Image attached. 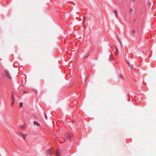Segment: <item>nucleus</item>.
Instances as JSON below:
<instances>
[{"label":"nucleus","mask_w":156,"mask_h":156,"mask_svg":"<svg viewBox=\"0 0 156 156\" xmlns=\"http://www.w3.org/2000/svg\"><path fill=\"white\" fill-rule=\"evenodd\" d=\"M55 154L56 156H59L61 154V152L59 149H58L55 151L53 149H48L47 151V155H51L52 154Z\"/></svg>","instance_id":"1"},{"label":"nucleus","mask_w":156,"mask_h":156,"mask_svg":"<svg viewBox=\"0 0 156 156\" xmlns=\"http://www.w3.org/2000/svg\"><path fill=\"white\" fill-rule=\"evenodd\" d=\"M133 2H135L136 0H132Z\"/></svg>","instance_id":"20"},{"label":"nucleus","mask_w":156,"mask_h":156,"mask_svg":"<svg viewBox=\"0 0 156 156\" xmlns=\"http://www.w3.org/2000/svg\"><path fill=\"white\" fill-rule=\"evenodd\" d=\"M13 65L15 67H17L19 65V64L17 62H15L14 63Z\"/></svg>","instance_id":"6"},{"label":"nucleus","mask_w":156,"mask_h":156,"mask_svg":"<svg viewBox=\"0 0 156 156\" xmlns=\"http://www.w3.org/2000/svg\"><path fill=\"white\" fill-rule=\"evenodd\" d=\"M23 105V103L22 102H20V107H22Z\"/></svg>","instance_id":"12"},{"label":"nucleus","mask_w":156,"mask_h":156,"mask_svg":"<svg viewBox=\"0 0 156 156\" xmlns=\"http://www.w3.org/2000/svg\"><path fill=\"white\" fill-rule=\"evenodd\" d=\"M45 118L46 119H47V115H46V113H45Z\"/></svg>","instance_id":"15"},{"label":"nucleus","mask_w":156,"mask_h":156,"mask_svg":"<svg viewBox=\"0 0 156 156\" xmlns=\"http://www.w3.org/2000/svg\"><path fill=\"white\" fill-rule=\"evenodd\" d=\"M12 100V102L11 104H12V105H14V103L15 100Z\"/></svg>","instance_id":"14"},{"label":"nucleus","mask_w":156,"mask_h":156,"mask_svg":"<svg viewBox=\"0 0 156 156\" xmlns=\"http://www.w3.org/2000/svg\"><path fill=\"white\" fill-rule=\"evenodd\" d=\"M20 128L22 129H24V126H22L20 127Z\"/></svg>","instance_id":"18"},{"label":"nucleus","mask_w":156,"mask_h":156,"mask_svg":"<svg viewBox=\"0 0 156 156\" xmlns=\"http://www.w3.org/2000/svg\"><path fill=\"white\" fill-rule=\"evenodd\" d=\"M89 55L88 54L84 58V59H86Z\"/></svg>","instance_id":"13"},{"label":"nucleus","mask_w":156,"mask_h":156,"mask_svg":"<svg viewBox=\"0 0 156 156\" xmlns=\"http://www.w3.org/2000/svg\"><path fill=\"white\" fill-rule=\"evenodd\" d=\"M119 78L120 79L122 80H124V77H123V76H122V75H119Z\"/></svg>","instance_id":"9"},{"label":"nucleus","mask_w":156,"mask_h":156,"mask_svg":"<svg viewBox=\"0 0 156 156\" xmlns=\"http://www.w3.org/2000/svg\"><path fill=\"white\" fill-rule=\"evenodd\" d=\"M85 19H86L85 17H84V18L83 19V23H84V21H85Z\"/></svg>","instance_id":"17"},{"label":"nucleus","mask_w":156,"mask_h":156,"mask_svg":"<svg viewBox=\"0 0 156 156\" xmlns=\"http://www.w3.org/2000/svg\"><path fill=\"white\" fill-rule=\"evenodd\" d=\"M126 62L127 63V64L129 65V66H131L132 68L133 69V65L132 64H131L129 61L127 60L126 61Z\"/></svg>","instance_id":"4"},{"label":"nucleus","mask_w":156,"mask_h":156,"mask_svg":"<svg viewBox=\"0 0 156 156\" xmlns=\"http://www.w3.org/2000/svg\"><path fill=\"white\" fill-rule=\"evenodd\" d=\"M114 12L115 13V14H116V17H118V15H117V11L116 10H115L114 11Z\"/></svg>","instance_id":"10"},{"label":"nucleus","mask_w":156,"mask_h":156,"mask_svg":"<svg viewBox=\"0 0 156 156\" xmlns=\"http://www.w3.org/2000/svg\"><path fill=\"white\" fill-rule=\"evenodd\" d=\"M34 124L37 126H40V124L37 121H34Z\"/></svg>","instance_id":"5"},{"label":"nucleus","mask_w":156,"mask_h":156,"mask_svg":"<svg viewBox=\"0 0 156 156\" xmlns=\"http://www.w3.org/2000/svg\"><path fill=\"white\" fill-rule=\"evenodd\" d=\"M72 136V134L68 132L66 134V138L65 139V140H68Z\"/></svg>","instance_id":"2"},{"label":"nucleus","mask_w":156,"mask_h":156,"mask_svg":"<svg viewBox=\"0 0 156 156\" xmlns=\"http://www.w3.org/2000/svg\"><path fill=\"white\" fill-rule=\"evenodd\" d=\"M129 11L130 12L132 13L133 12V9L132 8H130Z\"/></svg>","instance_id":"11"},{"label":"nucleus","mask_w":156,"mask_h":156,"mask_svg":"<svg viewBox=\"0 0 156 156\" xmlns=\"http://www.w3.org/2000/svg\"><path fill=\"white\" fill-rule=\"evenodd\" d=\"M5 73L6 76L9 79H11V78L9 71L7 70H5Z\"/></svg>","instance_id":"3"},{"label":"nucleus","mask_w":156,"mask_h":156,"mask_svg":"<svg viewBox=\"0 0 156 156\" xmlns=\"http://www.w3.org/2000/svg\"><path fill=\"white\" fill-rule=\"evenodd\" d=\"M15 99L14 97V95L13 94V92H12V95H11V100H14Z\"/></svg>","instance_id":"7"},{"label":"nucleus","mask_w":156,"mask_h":156,"mask_svg":"<svg viewBox=\"0 0 156 156\" xmlns=\"http://www.w3.org/2000/svg\"><path fill=\"white\" fill-rule=\"evenodd\" d=\"M21 135L22 136L24 139L25 140L26 138V134H24V133H22V134H21Z\"/></svg>","instance_id":"8"},{"label":"nucleus","mask_w":156,"mask_h":156,"mask_svg":"<svg viewBox=\"0 0 156 156\" xmlns=\"http://www.w3.org/2000/svg\"><path fill=\"white\" fill-rule=\"evenodd\" d=\"M132 31L133 34H135V31L134 30H132Z\"/></svg>","instance_id":"16"},{"label":"nucleus","mask_w":156,"mask_h":156,"mask_svg":"<svg viewBox=\"0 0 156 156\" xmlns=\"http://www.w3.org/2000/svg\"><path fill=\"white\" fill-rule=\"evenodd\" d=\"M27 92L26 91H23V93L25 94V93H27Z\"/></svg>","instance_id":"19"}]
</instances>
